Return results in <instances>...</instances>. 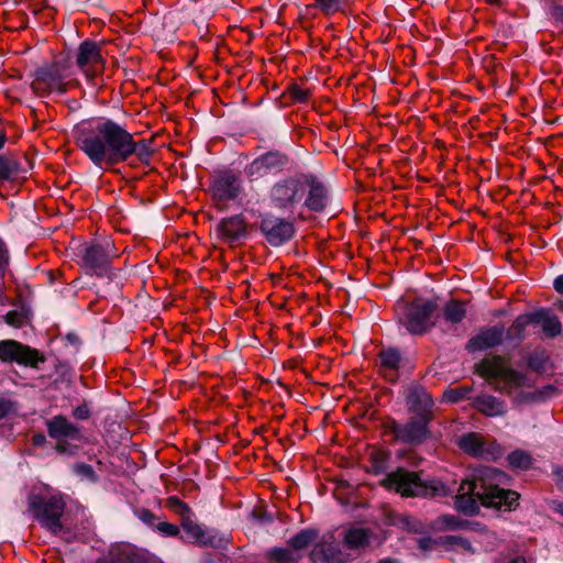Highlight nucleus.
<instances>
[{"mask_svg": "<svg viewBox=\"0 0 563 563\" xmlns=\"http://www.w3.org/2000/svg\"><path fill=\"white\" fill-rule=\"evenodd\" d=\"M78 148L97 167L108 169L128 162L131 166H148L153 155L152 142L146 139L135 141L124 126L108 118H95L78 123L74 129Z\"/></svg>", "mask_w": 563, "mask_h": 563, "instance_id": "f257e3e1", "label": "nucleus"}, {"mask_svg": "<svg viewBox=\"0 0 563 563\" xmlns=\"http://www.w3.org/2000/svg\"><path fill=\"white\" fill-rule=\"evenodd\" d=\"M505 473L493 467L478 470L472 479H464L455 497V508L464 514L478 511V503L499 510L510 511L518 506L519 494L498 486Z\"/></svg>", "mask_w": 563, "mask_h": 563, "instance_id": "f03ea898", "label": "nucleus"}, {"mask_svg": "<svg viewBox=\"0 0 563 563\" xmlns=\"http://www.w3.org/2000/svg\"><path fill=\"white\" fill-rule=\"evenodd\" d=\"M476 372L489 382L492 387L507 395L514 406L530 405L542 399V393L534 388V380L527 373L509 366L504 357L492 356L476 364Z\"/></svg>", "mask_w": 563, "mask_h": 563, "instance_id": "7ed1b4c3", "label": "nucleus"}, {"mask_svg": "<svg viewBox=\"0 0 563 563\" xmlns=\"http://www.w3.org/2000/svg\"><path fill=\"white\" fill-rule=\"evenodd\" d=\"M388 490L399 493L404 497L446 496L451 489L440 481H422L418 473L398 468L389 473L383 481Z\"/></svg>", "mask_w": 563, "mask_h": 563, "instance_id": "20e7f679", "label": "nucleus"}, {"mask_svg": "<svg viewBox=\"0 0 563 563\" xmlns=\"http://www.w3.org/2000/svg\"><path fill=\"white\" fill-rule=\"evenodd\" d=\"M74 71L69 63L58 59L38 67L33 73L32 90L41 96L65 93L74 84Z\"/></svg>", "mask_w": 563, "mask_h": 563, "instance_id": "39448f33", "label": "nucleus"}, {"mask_svg": "<svg viewBox=\"0 0 563 563\" xmlns=\"http://www.w3.org/2000/svg\"><path fill=\"white\" fill-rule=\"evenodd\" d=\"M307 195L305 175L287 176L276 180L269 188V206L276 210L292 213L302 208Z\"/></svg>", "mask_w": 563, "mask_h": 563, "instance_id": "423d86ee", "label": "nucleus"}, {"mask_svg": "<svg viewBox=\"0 0 563 563\" xmlns=\"http://www.w3.org/2000/svg\"><path fill=\"white\" fill-rule=\"evenodd\" d=\"M435 310L437 303L426 298H416L412 301L401 300L396 306L399 323L413 335L423 334L434 325L431 318Z\"/></svg>", "mask_w": 563, "mask_h": 563, "instance_id": "0eeeda50", "label": "nucleus"}, {"mask_svg": "<svg viewBox=\"0 0 563 563\" xmlns=\"http://www.w3.org/2000/svg\"><path fill=\"white\" fill-rule=\"evenodd\" d=\"M29 507L33 517L53 533L62 530L60 517L65 503L58 496H45L32 493L29 496Z\"/></svg>", "mask_w": 563, "mask_h": 563, "instance_id": "6e6552de", "label": "nucleus"}, {"mask_svg": "<svg viewBox=\"0 0 563 563\" xmlns=\"http://www.w3.org/2000/svg\"><path fill=\"white\" fill-rule=\"evenodd\" d=\"M47 433L51 439L56 441L55 449L62 454H73L75 446H70V441H80L82 433L80 428L69 421L65 416H54L46 422Z\"/></svg>", "mask_w": 563, "mask_h": 563, "instance_id": "1a4fd4ad", "label": "nucleus"}, {"mask_svg": "<svg viewBox=\"0 0 563 563\" xmlns=\"http://www.w3.org/2000/svg\"><path fill=\"white\" fill-rule=\"evenodd\" d=\"M0 360L31 367H37L38 363L44 362V357L38 351L14 340L0 341Z\"/></svg>", "mask_w": 563, "mask_h": 563, "instance_id": "9d476101", "label": "nucleus"}, {"mask_svg": "<svg viewBox=\"0 0 563 563\" xmlns=\"http://www.w3.org/2000/svg\"><path fill=\"white\" fill-rule=\"evenodd\" d=\"M287 164L288 157L285 154L271 151L253 159L245 167V174L251 180H256L268 174L284 170Z\"/></svg>", "mask_w": 563, "mask_h": 563, "instance_id": "9b49d317", "label": "nucleus"}, {"mask_svg": "<svg viewBox=\"0 0 563 563\" xmlns=\"http://www.w3.org/2000/svg\"><path fill=\"white\" fill-rule=\"evenodd\" d=\"M76 65L88 80H92L103 69L100 47L96 42L84 41L76 53Z\"/></svg>", "mask_w": 563, "mask_h": 563, "instance_id": "f8f14e48", "label": "nucleus"}, {"mask_svg": "<svg viewBox=\"0 0 563 563\" xmlns=\"http://www.w3.org/2000/svg\"><path fill=\"white\" fill-rule=\"evenodd\" d=\"M430 419V417L420 416L411 418L404 424L394 422L391 426V432L398 441L406 444H420L428 437V423Z\"/></svg>", "mask_w": 563, "mask_h": 563, "instance_id": "ddd939ff", "label": "nucleus"}, {"mask_svg": "<svg viewBox=\"0 0 563 563\" xmlns=\"http://www.w3.org/2000/svg\"><path fill=\"white\" fill-rule=\"evenodd\" d=\"M260 228L266 241L273 246L285 244L295 234L294 223L287 219L278 217L264 218Z\"/></svg>", "mask_w": 563, "mask_h": 563, "instance_id": "4468645a", "label": "nucleus"}, {"mask_svg": "<svg viewBox=\"0 0 563 563\" xmlns=\"http://www.w3.org/2000/svg\"><path fill=\"white\" fill-rule=\"evenodd\" d=\"M110 244L86 247L82 254L84 267L97 276L108 275L111 257L115 256L110 253Z\"/></svg>", "mask_w": 563, "mask_h": 563, "instance_id": "2eb2a0df", "label": "nucleus"}, {"mask_svg": "<svg viewBox=\"0 0 563 563\" xmlns=\"http://www.w3.org/2000/svg\"><path fill=\"white\" fill-rule=\"evenodd\" d=\"M212 194L218 201H229L236 199L241 194L242 186L240 178L233 173H223L214 178Z\"/></svg>", "mask_w": 563, "mask_h": 563, "instance_id": "dca6fc26", "label": "nucleus"}, {"mask_svg": "<svg viewBox=\"0 0 563 563\" xmlns=\"http://www.w3.org/2000/svg\"><path fill=\"white\" fill-rule=\"evenodd\" d=\"M307 180V195L302 207L316 212L322 211L328 203V190L324 185L312 175H305Z\"/></svg>", "mask_w": 563, "mask_h": 563, "instance_id": "f3484780", "label": "nucleus"}, {"mask_svg": "<svg viewBox=\"0 0 563 563\" xmlns=\"http://www.w3.org/2000/svg\"><path fill=\"white\" fill-rule=\"evenodd\" d=\"M312 563H346L347 556L334 542L321 541L317 543L311 553Z\"/></svg>", "mask_w": 563, "mask_h": 563, "instance_id": "a211bd4d", "label": "nucleus"}, {"mask_svg": "<svg viewBox=\"0 0 563 563\" xmlns=\"http://www.w3.org/2000/svg\"><path fill=\"white\" fill-rule=\"evenodd\" d=\"M504 328L494 325L481 331L477 335L467 342V350L470 352L483 351L494 347L501 343L504 339Z\"/></svg>", "mask_w": 563, "mask_h": 563, "instance_id": "6ab92c4d", "label": "nucleus"}, {"mask_svg": "<svg viewBox=\"0 0 563 563\" xmlns=\"http://www.w3.org/2000/svg\"><path fill=\"white\" fill-rule=\"evenodd\" d=\"M218 234L228 242H235L246 233V224L241 216L223 219L217 227Z\"/></svg>", "mask_w": 563, "mask_h": 563, "instance_id": "aec40b11", "label": "nucleus"}, {"mask_svg": "<svg viewBox=\"0 0 563 563\" xmlns=\"http://www.w3.org/2000/svg\"><path fill=\"white\" fill-rule=\"evenodd\" d=\"M474 407L487 417H498L507 412V404L504 399L487 394L476 397Z\"/></svg>", "mask_w": 563, "mask_h": 563, "instance_id": "412c9836", "label": "nucleus"}, {"mask_svg": "<svg viewBox=\"0 0 563 563\" xmlns=\"http://www.w3.org/2000/svg\"><path fill=\"white\" fill-rule=\"evenodd\" d=\"M181 526L185 532L192 539L194 542L201 545H217L218 538L213 531L205 529L200 525L191 521L189 518L185 519Z\"/></svg>", "mask_w": 563, "mask_h": 563, "instance_id": "4be33fe9", "label": "nucleus"}, {"mask_svg": "<svg viewBox=\"0 0 563 563\" xmlns=\"http://www.w3.org/2000/svg\"><path fill=\"white\" fill-rule=\"evenodd\" d=\"M407 404L409 409L417 413V417L427 416L431 418L433 401L426 390L418 388L411 390L408 395Z\"/></svg>", "mask_w": 563, "mask_h": 563, "instance_id": "5701e85b", "label": "nucleus"}, {"mask_svg": "<svg viewBox=\"0 0 563 563\" xmlns=\"http://www.w3.org/2000/svg\"><path fill=\"white\" fill-rule=\"evenodd\" d=\"M379 360L383 375L390 380H395L401 361L399 351L393 347L384 350L379 353Z\"/></svg>", "mask_w": 563, "mask_h": 563, "instance_id": "b1692460", "label": "nucleus"}, {"mask_svg": "<svg viewBox=\"0 0 563 563\" xmlns=\"http://www.w3.org/2000/svg\"><path fill=\"white\" fill-rule=\"evenodd\" d=\"M533 321L534 324H541L543 332L548 336H556L561 333V322L558 317L548 313L547 311H537L533 312Z\"/></svg>", "mask_w": 563, "mask_h": 563, "instance_id": "393cba45", "label": "nucleus"}, {"mask_svg": "<svg viewBox=\"0 0 563 563\" xmlns=\"http://www.w3.org/2000/svg\"><path fill=\"white\" fill-rule=\"evenodd\" d=\"M460 448L472 456H485L484 442L479 434L467 433L460 438Z\"/></svg>", "mask_w": 563, "mask_h": 563, "instance_id": "a878e982", "label": "nucleus"}, {"mask_svg": "<svg viewBox=\"0 0 563 563\" xmlns=\"http://www.w3.org/2000/svg\"><path fill=\"white\" fill-rule=\"evenodd\" d=\"M369 534L364 528H350L344 533V544L351 550H360L368 545Z\"/></svg>", "mask_w": 563, "mask_h": 563, "instance_id": "bb28decb", "label": "nucleus"}, {"mask_svg": "<svg viewBox=\"0 0 563 563\" xmlns=\"http://www.w3.org/2000/svg\"><path fill=\"white\" fill-rule=\"evenodd\" d=\"M466 316L465 303L457 300H450L443 307V318L446 323L457 324Z\"/></svg>", "mask_w": 563, "mask_h": 563, "instance_id": "cd10ccee", "label": "nucleus"}, {"mask_svg": "<svg viewBox=\"0 0 563 563\" xmlns=\"http://www.w3.org/2000/svg\"><path fill=\"white\" fill-rule=\"evenodd\" d=\"M267 558L268 563H299L301 555L289 549L275 548L267 553Z\"/></svg>", "mask_w": 563, "mask_h": 563, "instance_id": "c85d7f7f", "label": "nucleus"}, {"mask_svg": "<svg viewBox=\"0 0 563 563\" xmlns=\"http://www.w3.org/2000/svg\"><path fill=\"white\" fill-rule=\"evenodd\" d=\"M533 323V313L519 316L508 330V336L515 340H522L525 338V329Z\"/></svg>", "mask_w": 563, "mask_h": 563, "instance_id": "c756f323", "label": "nucleus"}, {"mask_svg": "<svg viewBox=\"0 0 563 563\" xmlns=\"http://www.w3.org/2000/svg\"><path fill=\"white\" fill-rule=\"evenodd\" d=\"M316 539H317V532L314 530L305 529V530H301L300 532H298L292 538H290L288 541V544L296 552V551L306 549Z\"/></svg>", "mask_w": 563, "mask_h": 563, "instance_id": "7c9ffc66", "label": "nucleus"}, {"mask_svg": "<svg viewBox=\"0 0 563 563\" xmlns=\"http://www.w3.org/2000/svg\"><path fill=\"white\" fill-rule=\"evenodd\" d=\"M507 460L515 468L527 470L532 465V456L523 450H515L508 454Z\"/></svg>", "mask_w": 563, "mask_h": 563, "instance_id": "2f4dec72", "label": "nucleus"}, {"mask_svg": "<svg viewBox=\"0 0 563 563\" xmlns=\"http://www.w3.org/2000/svg\"><path fill=\"white\" fill-rule=\"evenodd\" d=\"M316 4L325 14H332L342 10L346 0H316Z\"/></svg>", "mask_w": 563, "mask_h": 563, "instance_id": "473e14b6", "label": "nucleus"}, {"mask_svg": "<svg viewBox=\"0 0 563 563\" xmlns=\"http://www.w3.org/2000/svg\"><path fill=\"white\" fill-rule=\"evenodd\" d=\"M441 525L449 530H459L466 527V521L454 515H444L440 518Z\"/></svg>", "mask_w": 563, "mask_h": 563, "instance_id": "72a5a7b5", "label": "nucleus"}, {"mask_svg": "<svg viewBox=\"0 0 563 563\" xmlns=\"http://www.w3.org/2000/svg\"><path fill=\"white\" fill-rule=\"evenodd\" d=\"M4 319L9 325L20 328L25 323L26 316L22 311L12 310L5 314Z\"/></svg>", "mask_w": 563, "mask_h": 563, "instance_id": "f704fd0d", "label": "nucleus"}, {"mask_svg": "<svg viewBox=\"0 0 563 563\" xmlns=\"http://www.w3.org/2000/svg\"><path fill=\"white\" fill-rule=\"evenodd\" d=\"M288 93L290 99L296 102H306L309 97V91L298 85H291L288 89Z\"/></svg>", "mask_w": 563, "mask_h": 563, "instance_id": "c9c22d12", "label": "nucleus"}, {"mask_svg": "<svg viewBox=\"0 0 563 563\" xmlns=\"http://www.w3.org/2000/svg\"><path fill=\"white\" fill-rule=\"evenodd\" d=\"M118 563H145L132 549H124L119 553Z\"/></svg>", "mask_w": 563, "mask_h": 563, "instance_id": "e433bc0d", "label": "nucleus"}, {"mask_svg": "<svg viewBox=\"0 0 563 563\" xmlns=\"http://www.w3.org/2000/svg\"><path fill=\"white\" fill-rule=\"evenodd\" d=\"M156 529L166 537H176L179 533L178 527L169 522H158Z\"/></svg>", "mask_w": 563, "mask_h": 563, "instance_id": "4c0bfd02", "label": "nucleus"}, {"mask_svg": "<svg viewBox=\"0 0 563 563\" xmlns=\"http://www.w3.org/2000/svg\"><path fill=\"white\" fill-rule=\"evenodd\" d=\"M167 501L168 506L173 508L176 512L183 516L189 512L188 506L184 504L181 500H179L177 497H169Z\"/></svg>", "mask_w": 563, "mask_h": 563, "instance_id": "58836bf2", "label": "nucleus"}, {"mask_svg": "<svg viewBox=\"0 0 563 563\" xmlns=\"http://www.w3.org/2000/svg\"><path fill=\"white\" fill-rule=\"evenodd\" d=\"M11 174L12 168L10 166L9 161L5 157L0 156V178L7 179L11 176Z\"/></svg>", "mask_w": 563, "mask_h": 563, "instance_id": "ea45409f", "label": "nucleus"}, {"mask_svg": "<svg viewBox=\"0 0 563 563\" xmlns=\"http://www.w3.org/2000/svg\"><path fill=\"white\" fill-rule=\"evenodd\" d=\"M466 391L467 390H465V389H453V390H449L448 393H445L444 396L448 401L456 402V401L461 400L462 398H464Z\"/></svg>", "mask_w": 563, "mask_h": 563, "instance_id": "a19ab883", "label": "nucleus"}, {"mask_svg": "<svg viewBox=\"0 0 563 563\" xmlns=\"http://www.w3.org/2000/svg\"><path fill=\"white\" fill-rule=\"evenodd\" d=\"M73 416L78 420L88 419L90 416L89 408L86 405H80L74 409Z\"/></svg>", "mask_w": 563, "mask_h": 563, "instance_id": "79ce46f5", "label": "nucleus"}, {"mask_svg": "<svg viewBox=\"0 0 563 563\" xmlns=\"http://www.w3.org/2000/svg\"><path fill=\"white\" fill-rule=\"evenodd\" d=\"M139 518L146 525L148 526H154L155 525V521H156V517L153 512H151L150 510H141L139 512Z\"/></svg>", "mask_w": 563, "mask_h": 563, "instance_id": "37998d69", "label": "nucleus"}, {"mask_svg": "<svg viewBox=\"0 0 563 563\" xmlns=\"http://www.w3.org/2000/svg\"><path fill=\"white\" fill-rule=\"evenodd\" d=\"M8 249L3 241L0 239V271H2L8 265Z\"/></svg>", "mask_w": 563, "mask_h": 563, "instance_id": "c03bdc74", "label": "nucleus"}, {"mask_svg": "<svg viewBox=\"0 0 563 563\" xmlns=\"http://www.w3.org/2000/svg\"><path fill=\"white\" fill-rule=\"evenodd\" d=\"M433 544L434 541L429 537L420 538L418 540V547L422 551H430L433 548Z\"/></svg>", "mask_w": 563, "mask_h": 563, "instance_id": "a18cd8bd", "label": "nucleus"}, {"mask_svg": "<svg viewBox=\"0 0 563 563\" xmlns=\"http://www.w3.org/2000/svg\"><path fill=\"white\" fill-rule=\"evenodd\" d=\"M11 401L0 398V419L7 416L11 411Z\"/></svg>", "mask_w": 563, "mask_h": 563, "instance_id": "49530a36", "label": "nucleus"}, {"mask_svg": "<svg viewBox=\"0 0 563 563\" xmlns=\"http://www.w3.org/2000/svg\"><path fill=\"white\" fill-rule=\"evenodd\" d=\"M554 481L556 485L563 490V470L558 468L554 471Z\"/></svg>", "mask_w": 563, "mask_h": 563, "instance_id": "de8ad7c7", "label": "nucleus"}, {"mask_svg": "<svg viewBox=\"0 0 563 563\" xmlns=\"http://www.w3.org/2000/svg\"><path fill=\"white\" fill-rule=\"evenodd\" d=\"M553 287L559 294H563V274L554 279Z\"/></svg>", "mask_w": 563, "mask_h": 563, "instance_id": "09e8293b", "label": "nucleus"}, {"mask_svg": "<svg viewBox=\"0 0 563 563\" xmlns=\"http://www.w3.org/2000/svg\"><path fill=\"white\" fill-rule=\"evenodd\" d=\"M45 440H46V439H45V435H43V434H35V435L33 437V443H34L35 445H41V444H43V443L45 442Z\"/></svg>", "mask_w": 563, "mask_h": 563, "instance_id": "8fccbe9b", "label": "nucleus"}, {"mask_svg": "<svg viewBox=\"0 0 563 563\" xmlns=\"http://www.w3.org/2000/svg\"><path fill=\"white\" fill-rule=\"evenodd\" d=\"M7 141H8L7 133L4 131L0 130V151L4 147Z\"/></svg>", "mask_w": 563, "mask_h": 563, "instance_id": "3c124183", "label": "nucleus"}, {"mask_svg": "<svg viewBox=\"0 0 563 563\" xmlns=\"http://www.w3.org/2000/svg\"><path fill=\"white\" fill-rule=\"evenodd\" d=\"M78 470L88 475H91L93 473L92 468L89 465H85V464L79 465Z\"/></svg>", "mask_w": 563, "mask_h": 563, "instance_id": "603ef678", "label": "nucleus"}, {"mask_svg": "<svg viewBox=\"0 0 563 563\" xmlns=\"http://www.w3.org/2000/svg\"><path fill=\"white\" fill-rule=\"evenodd\" d=\"M377 563H400V562L396 559L386 558V559L379 560Z\"/></svg>", "mask_w": 563, "mask_h": 563, "instance_id": "864d4df0", "label": "nucleus"}, {"mask_svg": "<svg viewBox=\"0 0 563 563\" xmlns=\"http://www.w3.org/2000/svg\"><path fill=\"white\" fill-rule=\"evenodd\" d=\"M510 563H527L525 559H515Z\"/></svg>", "mask_w": 563, "mask_h": 563, "instance_id": "5fc2aeb1", "label": "nucleus"}, {"mask_svg": "<svg viewBox=\"0 0 563 563\" xmlns=\"http://www.w3.org/2000/svg\"><path fill=\"white\" fill-rule=\"evenodd\" d=\"M490 4H500V0H486Z\"/></svg>", "mask_w": 563, "mask_h": 563, "instance_id": "6e6d98bb", "label": "nucleus"}, {"mask_svg": "<svg viewBox=\"0 0 563 563\" xmlns=\"http://www.w3.org/2000/svg\"><path fill=\"white\" fill-rule=\"evenodd\" d=\"M558 510L563 515V504H560V505L558 506Z\"/></svg>", "mask_w": 563, "mask_h": 563, "instance_id": "4d7b16f0", "label": "nucleus"}, {"mask_svg": "<svg viewBox=\"0 0 563 563\" xmlns=\"http://www.w3.org/2000/svg\"><path fill=\"white\" fill-rule=\"evenodd\" d=\"M561 19H562V21H563V11L561 12Z\"/></svg>", "mask_w": 563, "mask_h": 563, "instance_id": "13d9d810", "label": "nucleus"}]
</instances>
